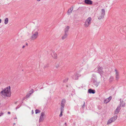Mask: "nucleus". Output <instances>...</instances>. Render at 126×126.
Wrapping results in <instances>:
<instances>
[{
    "instance_id": "nucleus-1",
    "label": "nucleus",
    "mask_w": 126,
    "mask_h": 126,
    "mask_svg": "<svg viewBox=\"0 0 126 126\" xmlns=\"http://www.w3.org/2000/svg\"><path fill=\"white\" fill-rule=\"evenodd\" d=\"M11 87L9 86L8 87L4 88L3 90L0 92L1 94L4 96L10 97L11 95V92L10 91Z\"/></svg>"
},
{
    "instance_id": "nucleus-2",
    "label": "nucleus",
    "mask_w": 126,
    "mask_h": 126,
    "mask_svg": "<svg viewBox=\"0 0 126 126\" xmlns=\"http://www.w3.org/2000/svg\"><path fill=\"white\" fill-rule=\"evenodd\" d=\"M92 20V18L91 17H89L86 19L84 24L85 27L87 28L89 26V25L91 23Z\"/></svg>"
},
{
    "instance_id": "nucleus-3",
    "label": "nucleus",
    "mask_w": 126,
    "mask_h": 126,
    "mask_svg": "<svg viewBox=\"0 0 126 126\" xmlns=\"http://www.w3.org/2000/svg\"><path fill=\"white\" fill-rule=\"evenodd\" d=\"M117 115L114 116L113 117L110 118L108 121L107 125H109L111 123L114 122L115 120L117 119Z\"/></svg>"
},
{
    "instance_id": "nucleus-4",
    "label": "nucleus",
    "mask_w": 126,
    "mask_h": 126,
    "mask_svg": "<svg viewBox=\"0 0 126 126\" xmlns=\"http://www.w3.org/2000/svg\"><path fill=\"white\" fill-rule=\"evenodd\" d=\"M92 82L93 83V86L94 87H97L99 84V82H97V80L94 79H92Z\"/></svg>"
},
{
    "instance_id": "nucleus-5",
    "label": "nucleus",
    "mask_w": 126,
    "mask_h": 126,
    "mask_svg": "<svg viewBox=\"0 0 126 126\" xmlns=\"http://www.w3.org/2000/svg\"><path fill=\"white\" fill-rule=\"evenodd\" d=\"M102 13H101L100 16L98 17V19H100L102 18H103L104 17V16L105 13V10L104 9H101Z\"/></svg>"
},
{
    "instance_id": "nucleus-6",
    "label": "nucleus",
    "mask_w": 126,
    "mask_h": 126,
    "mask_svg": "<svg viewBox=\"0 0 126 126\" xmlns=\"http://www.w3.org/2000/svg\"><path fill=\"white\" fill-rule=\"evenodd\" d=\"M66 101L65 99H63L61 101L60 108L64 109Z\"/></svg>"
},
{
    "instance_id": "nucleus-7",
    "label": "nucleus",
    "mask_w": 126,
    "mask_h": 126,
    "mask_svg": "<svg viewBox=\"0 0 126 126\" xmlns=\"http://www.w3.org/2000/svg\"><path fill=\"white\" fill-rule=\"evenodd\" d=\"M97 68L98 72L101 76L103 72V71H102L103 68L99 66Z\"/></svg>"
},
{
    "instance_id": "nucleus-8",
    "label": "nucleus",
    "mask_w": 126,
    "mask_h": 126,
    "mask_svg": "<svg viewBox=\"0 0 126 126\" xmlns=\"http://www.w3.org/2000/svg\"><path fill=\"white\" fill-rule=\"evenodd\" d=\"M121 108L120 107V105H118L116 109L114 111V114H118Z\"/></svg>"
},
{
    "instance_id": "nucleus-9",
    "label": "nucleus",
    "mask_w": 126,
    "mask_h": 126,
    "mask_svg": "<svg viewBox=\"0 0 126 126\" xmlns=\"http://www.w3.org/2000/svg\"><path fill=\"white\" fill-rule=\"evenodd\" d=\"M38 36V33L37 32H36L34 33L33 34L31 37V39H36Z\"/></svg>"
},
{
    "instance_id": "nucleus-10",
    "label": "nucleus",
    "mask_w": 126,
    "mask_h": 126,
    "mask_svg": "<svg viewBox=\"0 0 126 126\" xmlns=\"http://www.w3.org/2000/svg\"><path fill=\"white\" fill-rule=\"evenodd\" d=\"M84 2L85 4H87L91 5L93 3V2L91 0H85Z\"/></svg>"
},
{
    "instance_id": "nucleus-11",
    "label": "nucleus",
    "mask_w": 126,
    "mask_h": 126,
    "mask_svg": "<svg viewBox=\"0 0 126 126\" xmlns=\"http://www.w3.org/2000/svg\"><path fill=\"white\" fill-rule=\"evenodd\" d=\"M120 104L119 105H120V107L121 106H122L123 107H125V103L123 100L120 101Z\"/></svg>"
},
{
    "instance_id": "nucleus-12",
    "label": "nucleus",
    "mask_w": 126,
    "mask_h": 126,
    "mask_svg": "<svg viewBox=\"0 0 126 126\" xmlns=\"http://www.w3.org/2000/svg\"><path fill=\"white\" fill-rule=\"evenodd\" d=\"M79 75L77 74H75L72 77V79L74 80H77L79 77Z\"/></svg>"
},
{
    "instance_id": "nucleus-13",
    "label": "nucleus",
    "mask_w": 126,
    "mask_h": 126,
    "mask_svg": "<svg viewBox=\"0 0 126 126\" xmlns=\"http://www.w3.org/2000/svg\"><path fill=\"white\" fill-rule=\"evenodd\" d=\"M88 92L90 94H94L95 93V91L94 90L90 89L88 90Z\"/></svg>"
},
{
    "instance_id": "nucleus-14",
    "label": "nucleus",
    "mask_w": 126,
    "mask_h": 126,
    "mask_svg": "<svg viewBox=\"0 0 126 126\" xmlns=\"http://www.w3.org/2000/svg\"><path fill=\"white\" fill-rule=\"evenodd\" d=\"M51 55L54 58L57 59V55L56 53L53 52L51 53Z\"/></svg>"
},
{
    "instance_id": "nucleus-15",
    "label": "nucleus",
    "mask_w": 126,
    "mask_h": 126,
    "mask_svg": "<svg viewBox=\"0 0 126 126\" xmlns=\"http://www.w3.org/2000/svg\"><path fill=\"white\" fill-rule=\"evenodd\" d=\"M73 10V8H70L68 9L67 12V14L68 15H69L71 14Z\"/></svg>"
},
{
    "instance_id": "nucleus-16",
    "label": "nucleus",
    "mask_w": 126,
    "mask_h": 126,
    "mask_svg": "<svg viewBox=\"0 0 126 126\" xmlns=\"http://www.w3.org/2000/svg\"><path fill=\"white\" fill-rule=\"evenodd\" d=\"M69 28V26H67L65 28L64 30L65 33L67 34Z\"/></svg>"
},
{
    "instance_id": "nucleus-17",
    "label": "nucleus",
    "mask_w": 126,
    "mask_h": 126,
    "mask_svg": "<svg viewBox=\"0 0 126 126\" xmlns=\"http://www.w3.org/2000/svg\"><path fill=\"white\" fill-rule=\"evenodd\" d=\"M64 110V109L60 108V113L59 115L60 117H61L63 115L62 113L63 111Z\"/></svg>"
},
{
    "instance_id": "nucleus-18",
    "label": "nucleus",
    "mask_w": 126,
    "mask_h": 126,
    "mask_svg": "<svg viewBox=\"0 0 126 126\" xmlns=\"http://www.w3.org/2000/svg\"><path fill=\"white\" fill-rule=\"evenodd\" d=\"M8 19L7 18H5L4 20V23L5 24H7L8 22Z\"/></svg>"
},
{
    "instance_id": "nucleus-19",
    "label": "nucleus",
    "mask_w": 126,
    "mask_h": 126,
    "mask_svg": "<svg viewBox=\"0 0 126 126\" xmlns=\"http://www.w3.org/2000/svg\"><path fill=\"white\" fill-rule=\"evenodd\" d=\"M67 34L65 33L64 34L62 37V39H64L67 37Z\"/></svg>"
},
{
    "instance_id": "nucleus-20",
    "label": "nucleus",
    "mask_w": 126,
    "mask_h": 126,
    "mask_svg": "<svg viewBox=\"0 0 126 126\" xmlns=\"http://www.w3.org/2000/svg\"><path fill=\"white\" fill-rule=\"evenodd\" d=\"M115 75L119 76V73L117 70L116 69H115Z\"/></svg>"
},
{
    "instance_id": "nucleus-21",
    "label": "nucleus",
    "mask_w": 126,
    "mask_h": 126,
    "mask_svg": "<svg viewBox=\"0 0 126 126\" xmlns=\"http://www.w3.org/2000/svg\"><path fill=\"white\" fill-rule=\"evenodd\" d=\"M40 110L36 109L35 110V113L36 114H37L40 113Z\"/></svg>"
},
{
    "instance_id": "nucleus-22",
    "label": "nucleus",
    "mask_w": 126,
    "mask_h": 126,
    "mask_svg": "<svg viewBox=\"0 0 126 126\" xmlns=\"http://www.w3.org/2000/svg\"><path fill=\"white\" fill-rule=\"evenodd\" d=\"M109 100L107 98L104 101V103H108L109 102V101H108Z\"/></svg>"
},
{
    "instance_id": "nucleus-23",
    "label": "nucleus",
    "mask_w": 126,
    "mask_h": 126,
    "mask_svg": "<svg viewBox=\"0 0 126 126\" xmlns=\"http://www.w3.org/2000/svg\"><path fill=\"white\" fill-rule=\"evenodd\" d=\"M43 119L44 118L43 117H41L40 116L39 119V122H40L42 121Z\"/></svg>"
},
{
    "instance_id": "nucleus-24",
    "label": "nucleus",
    "mask_w": 126,
    "mask_h": 126,
    "mask_svg": "<svg viewBox=\"0 0 126 126\" xmlns=\"http://www.w3.org/2000/svg\"><path fill=\"white\" fill-rule=\"evenodd\" d=\"M115 78L116 80H118L119 79V76H116Z\"/></svg>"
},
{
    "instance_id": "nucleus-25",
    "label": "nucleus",
    "mask_w": 126,
    "mask_h": 126,
    "mask_svg": "<svg viewBox=\"0 0 126 126\" xmlns=\"http://www.w3.org/2000/svg\"><path fill=\"white\" fill-rule=\"evenodd\" d=\"M112 96H109L108 98H107L109 100L108 101H110L111 100V99H112Z\"/></svg>"
},
{
    "instance_id": "nucleus-26",
    "label": "nucleus",
    "mask_w": 126,
    "mask_h": 126,
    "mask_svg": "<svg viewBox=\"0 0 126 126\" xmlns=\"http://www.w3.org/2000/svg\"><path fill=\"white\" fill-rule=\"evenodd\" d=\"M113 79V78L112 76H111L110 78V81H112Z\"/></svg>"
},
{
    "instance_id": "nucleus-27",
    "label": "nucleus",
    "mask_w": 126,
    "mask_h": 126,
    "mask_svg": "<svg viewBox=\"0 0 126 126\" xmlns=\"http://www.w3.org/2000/svg\"><path fill=\"white\" fill-rule=\"evenodd\" d=\"M44 113L43 112H42L41 114V115L40 117H43L44 115Z\"/></svg>"
},
{
    "instance_id": "nucleus-28",
    "label": "nucleus",
    "mask_w": 126,
    "mask_h": 126,
    "mask_svg": "<svg viewBox=\"0 0 126 126\" xmlns=\"http://www.w3.org/2000/svg\"><path fill=\"white\" fill-rule=\"evenodd\" d=\"M49 66V64H47L46 65H44V67L45 68H47V67H48Z\"/></svg>"
},
{
    "instance_id": "nucleus-29",
    "label": "nucleus",
    "mask_w": 126,
    "mask_h": 126,
    "mask_svg": "<svg viewBox=\"0 0 126 126\" xmlns=\"http://www.w3.org/2000/svg\"><path fill=\"white\" fill-rule=\"evenodd\" d=\"M85 104V102L84 101L83 104V105H82V107L83 108H84Z\"/></svg>"
},
{
    "instance_id": "nucleus-30",
    "label": "nucleus",
    "mask_w": 126,
    "mask_h": 126,
    "mask_svg": "<svg viewBox=\"0 0 126 126\" xmlns=\"http://www.w3.org/2000/svg\"><path fill=\"white\" fill-rule=\"evenodd\" d=\"M68 79H65L63 80V82H66V81H67Z\"/></svg>"
},
{
    "instance_id": "nucleus-31",
    "label": "nucleus",
    "mask_w": 126,
    "mask_h": 126,
    "mask_svg": "<svg viewBox=\"0 0 126 126\" xmlns=\"http://www.w3.org/2000/svg\"><path fill=\"white\" fill-rule=\"evenodd\" d=\"M20 106L21 105L19 106V105H18L17 106L16 108V109L17 110V109H18L20 107Z\"/></svg>"
},
{
    "instance_id": "nucleus-32",
    "label": "nucleus",
    "mask_w": 126,
    "mask_h": 126,
    "mask_svg": "<svg viewBox=\"0 0 126 126\" xmlns=\"http://www.w3.org/2000/svg\"><path fill=\"white\" fill-rule=\"evenodd\" d=\"M33 89H32L30 91V92H31V93H32L33 92Z\"/></svg>"
},
{
    "instance_id": "nucleus-33",
    "label": "nucleus",
    "mask_w": 126,
    "mask_h": 126,
    "mask_svg": "<svg viewBox=\"0 0 126 126\" xmlns=\"http://www.w3.org/2000/svg\"><path fill=\"white\" fill-rule=\"evenodd\" d=\"M59 66V63L57 64V65H56V67L57 68H58Z\"/></svg>"
},
{
    "instance_id": "nucleus-34",
    "label": "nucleus",
    "mask_w": 126,
    "mask_h": 126,
    "mask_svg": "<svg viewBox=\"0 0 126 126\" xmlns=\"http://www.w3.org/2000/svg\"><path fill=\"white\" fill-rule=\"evenodd\" d=\"M98 108L99 110H100L101 109V107L100 106H98Z\"/></svg>"
},
{
    "instance_id": "nucleus-35",
    "label": "nucleus",
    "mask_w": 126,
    "mask_h": 126,
    "mask_svg": "<svg viewBox=\"0 0 126 126\" xmlns=\"http://www.w3.org/2000/svg\"><path fill=\"white\" fill-rule=\"evenodd\" d=\"M33 113H34V112H33V110H32V114H33Z\"/></svg>"
},
{
    "instance_id": "nucleus-36",
    "label": "nucleus",
    "mask_w": 126,
    "mask_h": 126,
    "mask_svg": "<svg viewBox=\"0 0 126 126\" xmlns=\"http://www.w3.org/2000/svg\"><path fill=\"white\" fill-rule=\"evenodd\" d=\"M8 114H10V112H8Z\"/></svg>"
},
{
    "instance_id": "nucleus-37",
    "label": "nucleus",
    "mask_w": 126,
    "mask_h": 126,
    "mask_svg": "<svg viewBox=\"0 0 126 126\" xmlns=\"http://www.w3.org/2000/svg\"><path fill=\"white\" fill-rule=\"evenodd\" d=\"M25 47V46H23V47H22V48H24Z\"/></svg>"
},
{
    "instance_id": "nucleus-38",
    "label": "nucleus",
    "mask_w": 126,
    "mask_h": 126,
    "mask_svg": "<svg viewBox=\"0 0 126 126\" xmlns=\"http://www.w3.org/2000/svg\"><path fill=\"white\" fill-rule=\"evenodd\" d=\"M1 19H0V23L1 22Z\"/></svg>"
},
{
    "instance_id": "nucleus-39",
    "label": "nucleus",
    "mask_w": 126,
    "mask_h": 126,
    "mask_svg": "<svg viewBox=\"0 0 126 126\" xmlns=\"http://www.w3.org/2000/svg\"><path fill=\"white\" fill-rule=\"evenodd\" d=\"M26 45L27 46H28V44L27 43H26Z\"/></svg>"
},
{
    "instance_id": "nucleus-40",
    "label": "nucleus",
    "mask_w": 126,
    "mask_h": 126,
    "mask_svg": "<svg viewBox=\"0 0 126 126\" xmlns=\"http://www.w3.org/2000/svg\"><path fill=\"white\" fill-rule=\"evenodd\" d=\"M17 102H16L15 103V104H16Z\"/></svg>"
},
{
    "instance_id": "nucleus-41",
    "label": "nucleus",
    "mask_w": 126,
    "mask_h": 126,
    "mask_svg": "<svg viewBox=\"0 0 126 126\" xmlns=\"http://www.w3.org/2000/svg\"><path fill=\"white\" fill-rule=\"evenodd\" d=\"M65 124L66 125V123H65Z\"/></svg>"
},
{
    "instance_id": "nucleus-42",
    "label": "nucleus",
    "mask_w": 126,
    "mask_h": 126,
    "mask_svg": "<svg viewBox=\"0 0 126 126\" xmlns=\"http://www.w3.org/2000/svg\"><path fill=\"white\" fill-rule=\"evenodd\" d=\"M37 0V1H39L40 0Z\"/></svg>"
},
{
    "instance_id": "nucleus-43",
    "label": "nucleus",
    "mask_w": 126,
    "mask_h": 126,
    "mask_svg": "<svg viewBox=\"0 0 126 126\" xmlns=\"http://www.w3.org/2000/svg\"><path fill=\"white\" fill-rule=\"evenodd\" d=\"M14 124L15 125L16 124L15 123H14Z\"/></svg>"
},
{
    "instance_id": "nucleus-44",
    "label": "nucleus",
    "mask_w": 126,
    "mask_h": 126,
    "mask_svg": "<svg viewBox=\"0 0 126 126\" xmlns=\"http://www.w3.org/2000/svg\"><path fill=\"white\" fill-rule=\"evenodd\" d=\"M16 118H15V119H16Z\"/></svg>"
},
{
    "instance_id": "nucleus-45",
    "label": "nucleus",
    "mask_w": 126,
    "mask_h": 126,
    "mask_svg": "<svg viewBox=\"0 0 126 126\" xmlns=\"http://www.w3.org/2000/svg\"><path fill=\"white\" fill-rule=\"evenodd\" d=\"M16 118H15V119H16Z\"/></svg>"
}]
</instances>
